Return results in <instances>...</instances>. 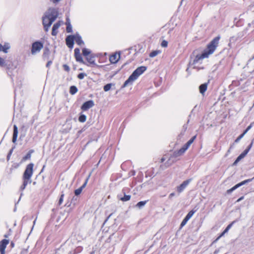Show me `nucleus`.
Here are the masks:
<instances>
[{
  "label": "nucleus",
  "instance_id": "nucleus-1",
  "mask_svg": "<svg viewBox=\"0 0 254 254\" xmlns=\"http://www.w3.org/2000/svg\"><path fill=\"white\" fill-rule=\"evenodd\" d=\"M220 39V36H217L214 38L209 44H208L207 48L204 50L201 54L197 55L193 61V64H201L202 60L205 58H207L209 55H212L217 47L219 41Z\"/></svg>",
  "mask_w": 254,
  "mask_h": 254
},
{
  "label": "nucleus",
  "instance_id": "nucleus-2",
  "mask_svg": "<svg viewBox=\"0 0 254 254\" xmlns=\"http://www.w3.org/2000/svg\"><path fill=\"white\" fill-rule=\"evenodd\" d=\"M146 67L144 66H141L137 68L125 82L124 86L126 87L128 84H131L134 81L146 70Z\"/></svg>",
  "mask_w": 254,
  "mask_h": 254
},
{
  "label": "nucleus",
  "instance_id": "nucleus-3",
  "mask_svg": "<svg viewBox=\"0 0 254 254\" xmlns=\"http://www.w3.org/2000/svg\"><path fill=\"white\" fill-rule=\"evenodd\" d=\"M43 48V44L39 41L34 42L32 44L31 52L32 55H35L39 53Z\"/></svg>",
  "mask_w": 254,
  "mask_h": 254
},
{
  "label": "nucleus",
  "instance_id": "nucleus-4",
  "mask_svg": "<svg viewBox=\"0 0 254 254\" xmlns=\"http://www.w3.org/2000/svg\"><path fill=\"white\" fill-rule=\"evenodd\" d=\"M53 22H52L51 19L49 18L47 15H45L43 18V24L44 25L45 31L47 32L49 28L51 26Z\"/></svg>",
  "mask_w": 254,
  "mask_h": 254
},
{
  "label": "nucleus",
  "instance_id": "nucleus-5",
  "mask_svg": "<svg viewBox=\"0 0 254 254\" xmlns=\"http://www.w3.org/2000/svg\"><path fill=\"white\" fill-rule=\"evenodd\" d=\"M47 16L51 19L52 22H54L58 17V11L55 8H50Z\"/></svg>",
  "mask_w": 254,
  "mask_h": 254
},
{
  "label": "nucleus",
  "instance_id": "nucleus-6",
  "mask_svg": "<svg viewBox=\"0 0 254 254\" xmlns=\"http://www.w3.org/2000/svg\"><path fill=\"white\" fill-rule=\"evenodd\" d=\"M94 105V102L92 100H89L84 102L82 105L81 109L83 111H87L92 108Z\"/></svg>",
  "mask_w": 254,
  "mask_h": 254
},
{
  "label": "nucleus",
  "instance_id": "nucleus-7",
  "mask_svg": "<svg viewBox=\"0 0 254 254\" xmlns=\"http://www.w3.org/2000/svg\"><path fill=\"white\" fill-rule=\"evenodd\" d=\"M120 59V53H115L109 58V61L112 64L117 63Z\"/></svg>",
  "mask_w": 254,
  "mask_h": 254
},
{
  "label": "nucleus",
  "instance_id": "nucleus-8",
  "mask_svg": "<svg viewBox=\"0 0 254 254\" xmlns=\"http://www.w3.org/2000/svg\"><path fill=\"white\" fill-rule=\"evenodd\" d=\"M9 243L8 240L3 239L0 242V254H5V249Z\"/></svg>",
  "mask_w": 254,
  "mask_h": 254
},
{
  "label": "nucleus",
  "instance_id": "nucleus-9",
  "mask_svg": "<svg viewBox=\"0 0 254 254\" xmlns=\"http://www.w3.org/2000/svg\"><path fill=\"white\" fill-rule=\"evenodd\" d=\"M74 56L77 62L80 63H84L82 57L80 54L79 49L75 48L74 49Z\"/></svg>",
  "mask_w": 254,
  "mask_h": 254
},
{
  "label": "nucleus",
  "instance_id": "nucleus-10",
  "mask_svg": "<svg viewBox=\"0 0 254 254\" xmlns=\"http://www.w3.org/2000/svg\"><path fill=\"white\" fill-rule=\"evenodd\" d=\"M74 41V35L68 36L66 38V44L69 48H72Z\"/></svg>",
  "mask_w": 254,
  "mask_h": 254
},
{
  "label": "nucleus",
  "instance_id": "nucleus-11",
  "mask_svg": "<svg viewBox=\"0 0 254 254\" xmlns=\"http://www.w3.org/2000/svg\"><path fill=\"white\" fill-rule=\"evenodd\" d=\"M181 154L179 151L178 150L177 151H175L172 156L169 159L168 163L169 164H171L175 161H176V158L180 156H181Z\"/></svg>",
  "mask_w": 254,
  "mask_h": 254
},
{
  "label": "nucleus",
  "instance_id": "nucleus-12",
  "mask_svg": "<svg viewBox=\"0 0 254 254\" xmlns=\"http://www.w3.org/2000/svg\"><path fill=\"white\" fill-rule=\"evenodd\" d=\"M249 152V149H245L236 159L234 165L237 164L242 159L244 158Z\"/></svg>",
  "mask_w": 254,
  "mask_h": 254
},
{
  "label": "nucleus",
  "instance_id": "nucleus-13",
  "mask_svg": "<svg viewBox=\"0 0 254 254\" xmlns=\"http://www.w3.org/2000/svg\"><path fill=\"white\" fill-rule=\"evenodd\" d=\"M249 152V149H245L236 159L234 165L237 164L242 159L244 158Z\"/></svg>",
  "mask_w": 254,
  "mask_h": 254
},
{
  "label": "nucleus",
  "instance_id": "nucleus-14",
  "mask_svg": "<svg viewBox=\"0 0 254 254\" xmlns=\"http://www.w3.org/2000/svg\"><path fill=\"white\" fill-rule=\"evenodd\" d=\"M249 152V149H245L236 159L234 165L237 164L242 159L244 158Z\"/></svg>",
  "mask_w": 254,
  "mask_h": 254
},
{
  "label": "nucleus",
  "instance_id": "nucleus-15",
  "mask_svg": "<svg viewBox=\"0 0 254 254\" xmlns=\"http://www.w3.org/2000/svg\"><path fill=\"white\" fill-rule=\"evenodd\" d=\"M249 152V149H245L236 159L234 165L237 164L242 159L244 158Z\"/></svg>",
  "mask_w": 254,
  "mask_h": 254
},
{
  "label": "nucleus",
  "instance_id": "nucleus-16",
  "mask_svg": "<svg viewBox=\"0 0 254 254\" xmlns=\"http://www.w3.org/2000/svg\"><path fill=\"white\" fill-rule=\"evenodd\" d=\"M251 181V180L248 179V180H246L245 181H244L241 182L239 184H238L237 185H236L235 186H234V187H233L231 189H229V190H227V193H231L232 191L235 190L236 189H237L239 187H240V186H242L243 185H244V184H246L247 183L250 182Z\"/></svg>",
  "mask_w": 254,
  "mask_h": 254
},
{
  "label": "nucleus",
  "instance_id": "nucleus-17",
  "mask_svg": "<svg viewBox=\"0 0 254 254\" xmlns=\"http://www.w3.org/2000/svg\"><path fill=\"white\" fill-rule=\"evenodd\" d=\"M33 164L31 163L27 165L23 175H32L33 173Z\"/></svg>",
  "mask_w": 254,
  "mask_h": 254
},
{
  "label": "nucleus",
  "instance_id": "nucleus-18",
  "mask_svg": "<svg viewBox=\"0 0 254 254\" xmlns=\"http://www.w3.org/2000/svg\"><path fill=\"white\" fill-rule=\"evenodd\" d=\"M60 26H61V23L60 21H59L58 22H57L53 25V27L52 28V34L53 36H55L57 34V33H58L57 30L59 29V28L60 27Z\"/></svg>",
  "mask_w": 254,
  "mask_h": 254
},
{
  "label": "nucleus",
  "instance_id": "nucleus-19",
  "mask_svg": "<svg viewBox=\"0 0 254 254\" xmlns=\"http://www.w3.org/2000/svg\"><path fill=\"white\" fill-rule=\"evenodd\" d=\"M74 42L78 45H81L82 44H84V42L82 40L81 37L78 35V34H75L74 35Z\"/></svg>",
  "mask_w": 254,
  "mask_h": 254
},
{
  "label": "nucleus",
  "instance_id": "nucleus-20",
  "mask_svg": "<svg viewBox=\"0 0 254 254\" xmlns=\"http://www.w3.org/2000/svg\"><path fill=\"white\" fill-rule=\"evenodd\" d=\"M18 128L16 125L13 126V133L12 137V142L15 143L16 141L17 135H18Z\"/></svg>",
  "mask_w": 254,
  "mask_h": 254
},
{
  "label": "nucleus",
  "instance_id": "nucleus-21",
  "mask_svg": "<svg viewBox=\"0 0 254 254\" xmlns=\"http://www.w3.org/2000/svg\"><path fill=\"white\" fill-rule=\"evenodd\" d=\"M88 179H89V177L86 179L85 183L83 184V185L81 187H80L79 189H78L75 190L74 193L76 195H78L81 193L83 189L86 186Z\"/></svg>",
  "mask_w": 254,
  "mask_h": 254
},
{
  "label": "nucleus",
  "instance_id": "nucleus-22",
  "mask_svg": "<svg viewBox=\"0 0 254 254\" xmlns=\"http://www.w3.org/2000/svg\"><path fill=\"white\" fill-rule=\"evenodd\" d=\"M32 177L33 179H35L37 178L36 176H24V185H25L28 183H31V182L30 180L31 179V178Z\"/></svg>",
  "mask_w": 254,
  "mask_h": 254
},
{
  "label": "nucleus",
  "instance_id": "nucleus-23",
  "mask_svg": "<svg viewBox=\"0 0 254 254\" xmlns=\"http://www.w3.org/2000/svg\"><path fill=\"white\" fill-rule=\"evenodd\" d=\"M190 182V180H187L184 182L178 188V191L179 192H181L184 188L189 184Z\"/></svg>",
  "mask_w": 254,
  "mask_h": 254
},
{
  "label": "nucleus",
  "instance_id": "nucleus-24",
  "mask_svg": "<svg viewBox=\"0 0 254 254\" xmlns=\"http://www.w3.org/2000/svg\"><path fill=\"white\" fill-rule=\"evenodd\" d=\"M207 87V83H204L199 86V92L201 94H203L206 90Z\"/></svg>",
  "mask_w": 254,
  "mask_h": 254
},
{
  "label": "nucleus",
  "instance_id": "nucleus-25",
  "mask_svg": "<svg viewBox=\"0 0 254 254\" xmlns=\"http://www.w3.org/2000/svg\"><path fill=\"white\" fill-rule=\"evenodd\" d=\"M10 48V46L9 43H5L3 46L2 45V50L4 53H8V50Z\"/></svg>",
  "mask_w": 254,
  "mask_h": 254
},
{
  "label": "nucleus",
  "instance_id": "nucleus-26",
  "mask_svg": "<svg viewBox=\"0 0 254 254\" xmlns=\"http://www.w3.org/2000/svg\"><path fill=\"white\" fill-rule=\"evenodd\" d=\"M34 152L33 150H30L29 151L28 153L23 157L22 161H25L26 160L29 159L31 158V154Z\"/></svg>",
  "mask_w": 254,
  "mask_h": 254
},
{
  "label": "nucleus",
  "instance_id": "nucleus-27",
  "mask_svg": "<svg viewBox=\"0 0 254 254\" xmlns=\"http://www.w3.org/2000/svg\"><path fill=\"white\" fill-rule=\"evenodd\" d=\"M196 138V136H193L191 139H190L184 145L188 149L192 143L194 141V139Z\"/></svg>",
  "mask_w": 254,
  "mask_h": 254
},
{
  "label": "nucleus",
  "instance_id": "nucleus-28",
  "mask_svg": "<svg viewBox=\"0 0 254 254\" xmlns=\"http://www.w3.org/2000/svg\"><path fill=\"white\" fill-rule=\"evenodd\" d=\"M90 53H91V51L89 49H86V48H83L82 49V54L85 57L89 56Z\"/></svg>",
  "mask_w": 254,
  "mask_h": 254
},
{
  "label": "nucleus",
  "instance_id": "nucleus-29",
  "mask_svg": "<svg viewBox=\"0 0 254 254\" xmlns=\"http://www.w3.org/2000/svg\"><path fill=\"white\" fill-rule=\"evenodd\" d=\"M77 91H78L77 88L75 86H71L70 87L69 92L72 95L75 94L77 92Z\"/></svg>",
  "mask_w": 254,
  "mask_h": 254
},
{
  "label": "nucleus",
  "instance_id": "nucleus-30",
  "mask_svg": "<svg viewBox=\"0 0 254 254\" xmlns=\"http://www.w3.org/2000/svg\"><path fill=\"white\" fill-rule=\"evenodd\" d=\"M161 53V51L160 50H156L152 51L149 54V57L151 58H153L157 55H158L159 54Z\"/></svg>",
  "mask_w": 254,
  "mask_h": 254
},
{
  "label": "nucleus",
  "instance_id": "nucleus-31",
  "mask_svg": "<svg viewBox=\"0 0 254 254\" xmlns=\"http://www.w3.org/2000/svg\"><path fill=\"white\" fill-rule=\"evenodd\" d=\"M86 59L89 63L91 64L95 63L94 57H92L91 55H89L88 57H86Z\"/></svg>",
  "mask_w": 254,
  "mask_h": 254
},
{
  "label": "nucleus",
  "instance_id": "nucleus-32",
  "mask_svg": "<svg viewBox=\"0 0 254 254\" xmlns=\"http://www.w3.org/2000/svg\"><path fill=\"white\" fill-rule=\"evenodd\" d=\"M50 52L49 49H46L43 54V58L46 60H48V56L50 54Z\"/></svg>",
  "mask_w": 254,
  "mask_h": 254
},
{
  "label": "nucleus",
  "instance_id": "nucleus-33",
  "mask_svg": "<svg viewBox=\"0 0 254 254\" xmlns=\"http://www.w3.org/2000/svg\"><path fill=\"white\" fill-rule=\"evenodd\" d=\"M78 120L81 123H84L86 120V116L85 115H81L78 118Z\"/></svg>",
  "mask_w": 254,
  "mask_h": 254
},
{
  "label": "nucleus",
  "instance_id": "nucleus-34",
  "mask_svg": "<svg viewBox=\"0 0 254 254\" xmlns=\"http://www.w3.org/2000/svg\"><path fill=\"white\" fill-rule=\"evenodd\" d=\"M66 32L67 33H70L72 32V26L70 24V23H67V22H66Z\"/></svg>",
  "mask_w": 254,
  "mask_h": 254
},
{
  "label": "nucleus",
  "instance_id": "nucleus-35",
  "mask_svg": "<svg viewBox=\"0 0 254 254\" xmlns=\"http://www.w3.org/2000/svg\"><path fill=\"white\" fill-rule=\"evenodd\" d=\"M146 203V201H140L138 202L136 206L138 208H141V207L144 206Z\"/></svg>",
  "mask_w": 254,
  "mask_h": 254
},
{
  "label": "nucleus",
  "instance_id": "nucleus-36",
  "mask_svg": "<svg viewBox=\"0 0 254 254\" xmlns=\"http://www.w3.org/2000/svg\"><path fill=\"white\" fill-rule=\"evenodd\" d=\"M130 198V196L129 195H125L124 197L120 198V199L123 201H126L129 200Z\"/></svg>",
  "mask_w": 254,
  "mask_h": 254
},
{
  "label": "nucleus",
  "instance_id": "nucleus-37",
  "mask_svg": "<svg viewBox=\"0 0 254 254\" xmlns=\"http://www.w3.org/2000/svg\"><path fill=\"white\" fill-rule=\"evenodd\" d=\"M188 149L187 148H186V147L184 145L180 149H179L178 151H179V152L180 153L181 155H183L185 152V151Z\"/></svg>",
  "mask_w": 254,
  "mask_h": 254
},
{
  "label": "nucleus",
  "instance_id": "nucleus-38",
  "mask_svg": "<svg viewBox=\"0 0 254 254\" xmlns=\"http://www.w3.org/2000/svg\"><path fill=\"white\" fill-rule=\"evenodd\" d=\"M112 84H107L105 85L104 87V90L105 91H108L110 90L111 88Z\"/></svg>",
  "mask_w": 254,
  "mask_h": 254
},
{
  "label": "nucleus",
  "instance_id": "nucleus-39",
  "mask_svg": "<svg viewBox=\"0 0 254 254\" xmlns=\"http://www.w3.org/2000/svg\"><path fill=\"white\" fill-rule=\"evenodd\" d=\"M194 213V212L193 211H190L189 213L187 214V215L186 216V218L189 220L193 215Z\"/></svg>",
  "mask_w": 254,
  "mask_h": 254
},
{
  "label": "nucleus",
  "instance_id": "nucleus-40",
  "mask_svg": "<svg viewBox=\"0 0 254 254\" xmlns=\"http://www.w3.org/2000/svg\"><path fill=\"white\" fill-rule=\"evenodd\" d=\"M86 75V74L84 73H80L77 77L79 79H82L84 78V77H85V76Z\"/></svg>",
  "mask_w": 254,
  "mask_h": 254
},
{
  "label": "nucleus",
  "instance_id": "nucleus-41",
  "mask_svg": "<svg viewBox=\"0 0 254 254\" xmlns=\"http://www.w3.org/2000/svg\"><path fill=\"white\" fill-rule=\"evenodd\" d=\"M188 220H189L185 217V219L182 222L181 224V227H183L184 226H185L186 224V223H187V222H188Z\"/></svg>",
  "mask_w": 254,
  "mask_h": 254
},
{
  "label": "nucleus",
  "instance_id": "nucleus-42",
  "mask_svg": "<svg viewBox=\"0 0 254 254\" xmlns=\"http://www.w3.org/2000/svg\"><path fill=\"white\" fill-rule=\"evenodd\" d=\"M244 134H241L240 135H239L237 138L235 140V142H238L244 136Z\"/></svg>",
  "mask_w": 254,
  "mask_h": 254
},
{
  "label": "nucleus",
  "instance_id": "nucleus-43",
  "mask_svg": "<svg viewBox=\"0 0 254 254\" xmlns=\"http://www.w3.org/2000/svg\"><path fill=\"white\" fill-rule=\"evenodd\" d=\"M167 45H168V42L165 41V40H163L162 43H161V46L163 47H167Z\"/></svg>",
  "mask_w": 254,
  "mask_h": 254
},
{
  "label": "nucleus",
  "instance_id": "nucleus-44",
  "mask_svg": "<svg viewBox=\"0 0 254 254\" xmlns=\"http://www.w3.org/2000/svg\"><path fill=\"white\" fill-rule=\"evenodd\" d=\"M4 60L0 57V66H3L4 65Z\"/></svg>",
  "mask_w": 254,
  "mask_h": 254
},
{
  "label": "nucleus",
  "instance_id": "nucleus-45",
  "mask_svg": "<svg viewBox=\"0 0 254 254\" xmlns=\"http://www.w3.org/2000/svg\"><path fill=\"white\" fill-rule=\"evenodd\" d=\"M232 225V223H231V224H229V225H228L227 228L224 230V233L227 232L228 231V230H229V229L231 227Z\"/></svg>",
  "mask_w": 254,
  "mask_h": 254
},
{
  "label": "nucleus",
  "instance_id": "nucleus-46",
  "mask_svg": "<svg viewBox=\"0 0 254 254\" xmlns=\"http://www.w3.org/2000/svg\"><path fill=\"white\" fill-rule=\"evenodd\" d=\"M64 70L67 71H68L70 69L69 66L66 64L64 65Z\"/></svg>",
  "mask_w": 254,
  "mask_h": 254
},
{
  "label": "nucleus",
  "instance_id": "nucleus-47",
  "mask_svg": "<svg viewBox=\"0 0 254 254\" xmlns=\"http://www.w3.org/2000/svg\"><path fill=\"white\" fill-rule=\"evenodd\" d=\"M63 197H64V194H62L61 196V198L59 201V204L60 205L62 204L63 200Z\"/></svg>",
  "mask_w": 254,
  "mask_h": 254
},
{
  "label": "nucleus",
  "instance_id": "nucleus-48",
  "mask_svg": "<svg viewBox=\"0 0 254 254\" xmlns=\"http://www.w3.org/2000/svg\"><path fill=\"white\" fill-rule=\"evenodd\" d=\"M52 64V60H50L49 61H48V62L47 63V64H46V66L47 67H49L50 66V65Z\"/></svg>",
  "mask_w": 254,
  "mask_h": 254
},
{
  "label": "nucleus",
  "instance_id": "nucleus-49",
  "mask_svg": "<svg viewBox=\"0 0 254 254\" xmlns=\"http://www.w3.org/2000/svg\"><path fill=\"white\" fill-rule=\"evenodd\" d=\"M61 0H50L51 1L53 2L54 3H56L60 1Z\"/></svg>",
  "mask_w": 254,
  "mask_h": 254
},
{
  "label": "nucleus",
  "instance_id": "nucleus-50",
  "mask_svg": "<svg viewBox=\"0 0 254 254\" xmlns=\"http://www.w3.org/2000/svg\"><path fill=\"white\" fill-rule=\"evenodd\" d=\"M175 195V193H171L170 195H169V198H172L173 196H174Z\"/></svg>",
  "mask_w": 254,
  "mask_h": 254
},
{
  "label": "nucleus",
  "instance_id": "nucleus-51",
  "mask_svg": "<svg viewBox=\"0 0 254 254\" xmlns=\"http://www.w3.org/2000/svg\"><path fill=\"white\" fill-rule=\"evenodd\" d=\"M225 233H224V231L222 233V234L220 235V236L217 239V240H218V239H219L221 237H222V236H223L224 235Z\"/></svg>",
  "mask_w": 254,
  "mask_h": 254
},
{
  "label": "nucleus",
  "instance_id": "nucleus-52",
  "mask_svg": "<svg viewBox=\"0 0 254 254\" xmlns=\"http://www.w3.org/2000/svg\"><path fill=\"white\" fill-rule=\"evenodd\" d=\"M252 143H251V144L248 146V147L247 149H249V151H250L252 146Z\"/></svg>",
  "mask_w": 254,
  "mask_h": 254
},
{
  "label": "nucleus",
  "instance_id": "nucleus-53",
  "mask_svg": "<svg viewBox=\"0 0 254 254\" xmlns=\"http://www.w3.org/2000/svg\"><path fill=\"white\" fill-rule=\"evenodd\" d=\"M249 131L248 129L246 128V129L244 131V132L242 134H244V135Z\"/></svg>",
  "mask_w": 254,
  "mask_h": 254
},
{
  "label": "nucleus",
  "instance_id": "nucleus-54",
  "mask_svg": "<svg viewBox=\"0 0 254 254\" xmlns=\"http://www.w3.org/2000/svg\"><path fill=\"white\" fill-rule=\"evenodd\" d=\"M251 127H252V126H251V125L247 127V129H248L249 130L251 128Z\"/></svg>",
  "mask_w": 254,
  "mask_h": 254
},
{
  "label": "nucleus",
  "instance_id": "nucleus-55",
  "mask_svg": "<svg viewBox=\"0 0 254 254\" xmlns=\"http://www.w3.org/2000/svg\"><path fill=\"white\" fill-rule=\"evenodd\" d=\"M243 198H244V197H243V196H242V197H241L240 198H239V199H238L237 201H240V200H242Z\"/></svg>",
  "mask_w": 254,
  "mask_h": 254
},
{
  "label": "nucleus",
  "instance_id": "nucleus-56",
  "mask_svg": "<svg viewBox=\"0 0 254 254\" xmlns=\"http://www.w3.org/2000/svg\"><path fill=\"white\" fill-rule=\"evenodd\" d=\"M12 151H13V149H11V150H10V152H9V153L8 154H9V155H11V153H12Z\"/></svg>",
  "mask_w": 254,
  "mask_h": 254
},
{
  "label": "nucleus",
  "instance_id": "nucleus-57",
  "mask_svg": "<svg viewBox=\"0 0 254 254\" xmlns=\"http://www.w3.org/2000/svg\"><path fill=\"white\" fill-rule=\"evenodd\" d=\"M66 22H67V23H70L69 19L68 18L66 19Z\"/></svg>",
  "mask_w": 254,
  "mask_h": 254
},
{
  "label": "nucleus",
  "instance_id": "nucleus-58",
  "mask_svg": "<svg viewBox=\"0 0 254 254\" xmlns=\"http://www.w3.org/2000/svg\"><path fill=\"white\" fill-rule=\"evenodd\" d=\"M1 48H2V45L1 44H0V52H1L2 50Z\"/></svg>",
  "mask_w": 254,
  "mask_h": 254
},
{
  "label": "nucleus",
  "instance_id": "nucleus-59",
  "mask_svg": "<svg viewBox=\"0 0 254 254\" xmlns=\"http://www.w3.org/2000/svg\"><path fill=\"white\" fill-rule=\"evenodd\" d=\"M165 160V159L164 158H162L161 159V161H162V162H163Z\"/></svg>",
  "mask_w": 254,
  "mask_h": 254
},
{
  "label": "nucleus",
  "instance_id": "nucleus-60",
  "mask_svg": "<svg viewBox=\"0 0 254 254\" xmlns=\"http://www.w3.org/2000/svg\"><path fill=\"white\" fill-rule=\"evenodd\" d=\"M219 251H215L214 252V254H216L217 253H218Z\"/></svg>",
  "mask_w": 254,
  "mask_h": 254
},
{
  "label": "nucleus",
  "instance_id": "nucleus-61",
  "mask_svg": "<svg viewBox=\"0 0 254 254\" xmlns=\"http://www.w3.org/2000/svg\"><path fill=\"white\" fill-rule=\"evenodd\" d=\"M11 245H12V246H13V245H14L13 243H11Z\"/></svg>",
  "mask_w": 254,
  "mask_h": 254
},
{
  "label": "nucleus",
  "instance_id": "nucleus-62",
  "mask_svg": "<svg viewBox=\"0 0 254 254\" xmlns=\"http://www.w3.org/2000/svg\"><path fill=\"white\" fill-rule=\"evenodd\" d=\"M9 157H10V155H9V154H8L7 156V158H8Z\"/></svg>",
  "mask_w": 254,
  "mask_h": 254
}]
</instances>
